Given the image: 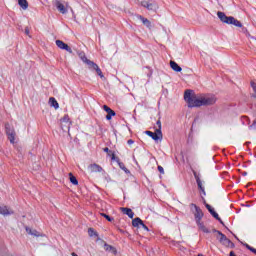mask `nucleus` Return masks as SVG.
Instances as JSON below:
<instances>
[{
    "instance_id": "obj_1",
    "label": "nucleus",
    "mask_w": 256,
    "mask_h": 256,
    "mask_svg": "<svg viewBox=\"0 0 256 256\" xmlns=\"http://www.w3.org/2000/svg\"><path fill=\"white\" fill-rule=\"evenodd\" d=\"M184 101H186L189 108L193 107H209L217 103V97L213 95L197 96L193 90H186L184 93Z\"/></svg>"
},
{
    "instance_id": "obj_2",
    "label": "nucleus",
    "mask_w": 256,
    "mask_h": 256,
    "mask_svg": "<svg viewBox=\"0 0 256 256\" xmlns=\"http://www.w3.org/2000/svg\"><path fill=\"white\" fill-rule=\"evenodd\" d=\"M218 18L222 23H226V25H234V27H243L241 21L237 20L233 16H227L224 12H217Z\"/></svg>"
},
{
    "instance_id": "obj_3",
    "label": "nucleus",
    "mask_w": 256,
    "mask_h": 256,
    "mask_svg": "<svg viewBox=\"0 0 256 256\" xmlns=\"http://www.w3.org/2000/svg\"><path fill=\"white\" fill-rule=\"evenodd\" d=\"M5 131L10 143L15 145V136L17 134L15 133V129L11 128V124H9V122L5 123Z\"/></svg>"
},
{
    "instance_id": "obj_4",
    "label": "nucleus",
    "mask_w": 256,
    "mask_h": 256,
    "mask_svg": "<svg viewBox=\"0 0 256 256\" xmlns=\"http://www.w3.org/2000/svg\"><path fill=\"white\" fill-rule=\"evenodd\" d=\"M88 69H90L91 71H95L96 75H98L100 79H105V75H103V71L101 70L99 65H97V63L92 61V63L88 65Z\"/></svg>"
},
{
    "instance_id": "obj_5",
    "label": "nucleus",
    "mask_w": 256,
    "mask_h": 256,
    "mask_svg": "<svg viewBox=\"0 0 256 256\" xmlns=\"http://www.w3.org/2000/svg\"><path fill=\"white\" fill-rule=\"evenodd\" d=\"M55 6L57 7L58 11L65 15V13H67V8L69 7V4L66 3V6H64L63 3H61V1L56 0Z\"/></svg>"
},
{
    "instance_id": "obj_6",
    "label": "nucleus",
    "mask_w": 256,
    "mask_h": 256,
    "mask_svg": "<svg viewBox=\"0 0 256 256\" xmlns=\"http://www.w3.org/2000/svg\"><path fill=\"white\" fill-rule=\"evenodd\" d=\"M56 45L59 49H64L65 51H68V53H73L71 47L61 40H56Z\"/></svg>"
},
{
    "instance_id": "obj_7",
    "label": "nucleus",
    "mask_w": 256,
    "mask_h": 256,
    "mask_svg": "<svg viewBox=\"0 0 256 256\" xmlns=\"http://www.w3.org/2000/svg\"><path fill=\"white\" fill-rule=\"evenodd\" d=\"M138 1L140 5L145 9H148V11H153V3H151V0H138Z\"/></svg>"
},
{
    "instance_id": "obj_8",
    "label": "nucleus",
    "mask_w": 256,
    "mask_h": 256,
    "mask_svg": "<svg viewBox=\"0 0 256 256\" xmlns=\"http://www.w3.org/2000/svg\"><path fill=\"white\" fill-rule=\"evenodd\" d=\"M103 109L107 113V115H106L107 121H111V118L115 117V112L111 108H109V106H107V105H104Z\"/></svg>"
},
{
    "instance_id": "obj_9",
    "label": "nucleus",
    "mask_w": 256,
    "mask_h": 256,
    "mask_svg": "<svg viewBox=\"0 0 256 256\" xmlns=\"http://www.w3.org/2000/svg\"><path fill=\"white\" fill-rule=\"evenodd\" d=\"M61 127H65V129H71V119L67 115L64 116L61 120Z\"/></svg>"
},
{
    "instance_id": "obj_10",
    "label": "nucleus",
    "mask_w": 256,
    "mask_h": 256,
    "mask_svg": "<svg viewBox=\"0 0 256 256\" xmlns=\"http://www.w3.org/2000/svg\"><path fill=\"white\" fill-rule=\"evenodd\" d=\"M195 207V218H196V223H199L201 221V219L203 218V211L201 210V208L197 207V205H194Z\"/></svg>"
},
{
    "instance_id": "obj_11",
    "label": "nucleus",
    "mask_w": 256,
    "mask_h": 256,
    "mask_svg": "<svg viewBox=\"0 0 256 256\" xmlns=\"http://www.w3.org/2000/svg\"><path fill=\"white\" fill-rule=\"evenodd\" d=\"M170 67L171 69H173V71H176L177 73H181V71H183L181 66H179V64H177V62L173 60L170 61Z\"/></svg>"
},
{
    "instance_id": "obj_12",
    "label": "nucleus",
    "mask_w": 256,
    "mask_h": 256,
    "mask_svg": "<svg viewBox=\"0 0 256 256\" xmlns=\"http://www.w3.org/2000/svg\"><path fill=\"white\" fill-rule=\"evenodd\" d=\"M120 211H122L124 213V215H128V217H130V219H133L135 213H133V210H131V208H125V207H121Z\"/></svg>"
},
{
    "instance_id": "obj_13",
    "label": "nucleus",
    "mask_w": 256,
    "mask_h": 256,
    "mask_svg": "<svg viewBox=\"0 0 256 256\" xmlns=\"http://www.w3.org/2000/svg\"><path fill=\"white\" fill-rule=\"evenodd\" d=\"M90 170L92 171V173H101V171H103V167L94 163L90 165Z\"/></svg>"
},
{
    "instance_id": "obj_14",
    "label": "nucleus",
    "mask_w": 256,
    "mask_h": 256,
    "mask_svg": "<svg viewBox=\"0 0 256 256\" xmlns=\"http://www.w3.org/2000/svg\"><path fill=\"white\" fill-rule=\"evenodd\" d=\"M0 215H13V211H10L7 206L0 207Z\"/></svg>"
},
{
    "instance_id": "obj_15",
    "label": "nucleus",
    "mask_w": 256,
    "mask_h": 256,
    "mask_svg": "<svg viewBox=\"0 0 256 256\" xmlns=\"http://www.w3.org/2000/svg\"><path fill=\"white\" fill-rule=\"evenodd\" d=\"M26 231L29 233V235H33L34 237H44V235L39 233L37 230H31L30 228L26 227Z\"/></svg>"
},
{
    "instance_id": "obj_16",
    "label": "nucleus",
    "mask_w": 256,
    "mask_h": 256,
    "mask_svg": "<svg viewBox=\"0 0 256 256\" xmlns=\"http://www.w3.org/2000/svg\"><path fill=\"white\" fill-rule=\"evenodd\" d=\"M104 249L105 251H111L113 253V255H117V248L113 247L107 243L104 244Z\"/></svg>"
},
{
    "instance_id": "obj_17",
    "label": "nucleus",
    "mask_w": 256,
    "mask_h": 256,
    "mask_svg": "<svg viewBox=\"0 0 256 256\" xmlns=\"http://www.w3.org/2000/svg\"><path fill=\"white\" fill-rule=\"evenodd\" d=\"M49 104L51 107H54V109H59V103L54 97L49 98Z\"/></svg>"
},
{
    "instance_id": "obj_18",
    "label": "nucleus",
    "mask_w": 256,
    "mask_h": 256,
    "mask_svg": "<svg viewBox=\"0 0 256 256\" xmlns=\"http://www.w3.org/2000/svg\"><path fill=\"white\" fill-rule=\"evenodd\" d=\"M79 56L86 65L90 66L91 63H93V61L89 60L87 56H85V53H80Z\"/></svg>"
},
{
    "instance_id": "obj_19",
    "label": "nucleus",
    "mask_w": 256,
    "mask_h": 256,
    "mask_svg": "<svg viewBox=\"0 0 256 256\" xmlns=\"http://www.w3.org/2000/svg\"><path fill=\"white\" fill-rule=\"evenodd\" d=\"M68 175H69L70 183L72 185H79V181L77 180V177L73 175V173L70 172Z\"/></svg>"
},
{
    "instance_id": "obj_20",
    "label": "nucleus",
    "mask_w": 256,
    "mask_h": 256,
    "mask_svg": "<svg viewBox=\"0 0 256 256\" xmlns=\"http://www.w3.org/2000/svg\"><path fill=\"white\" fill-rule=\"evenodd\" d=\"M222 245H225V247H230V249H233L235 247V244L231 242L228 238H226L223 242Z\"/></svg>"
},
{
    "instance_id": "obj_21",
    "label": "nucleus",
    "mask_w": 256,
    "mask_h": 256,
    "mask_svg": "<svg viewBox=\"0 0 256 256\" xmlns=\"http://www.w3.org/2000/svg\"><path fill=\"white\" fill-rule=\"evenodd\" d=\"M18 5L25 10L29 7V2L27 0H18Z\"/></svg>"
},
{
    "instance_id": "obj_22",
    "label": "nucleus",
    "mask_w": 256,
    "mask_h": 256,
    "mask_svg": "<svg viewBox=\"0 0 256 256\" xmlns=\"http://www.w3.org/2000/svg\"><path fill=\"white\" fill-rule=\"evenodd\" d=\"M133 227H139V225H143V220L141 218H135L132 220Z\"/></svg>"
},
{
    "instance_id": "obj_23",
    "label": "nucleus",
    "mask_w": 256,
    "mask_h": 256,
    "mask_svg": "<svg viewBox=\"0 0 256 256\" xmlns=\"http://www.w3.org/2000/svg\"><path fill=\"white\" fill-rule=\"evenodd\" d=\"M138 18L142 21L144 25H147L148 27H151V21L149 19L143 17V16H138Z\"/></svg>"
},
{
    "instance_id": "obj_24",
    "label": "nucleus",
    "mask_w": 256,
    "mask_h": 256,
    "mask_svg": "<svg viewBox=\"0 0 256 256\" xmlns=\"http://www.w3.org/2000/svg\"><path fill=\"white\" fill-rule=\"evenodd\" d=\"M88 235L90 236V237H93V235H95V237H98L97 238V240L99 241V234H97V232L95 231V230H93V228H89L88 229Z\"/></svg>"
},
{
    "instance_id": "obj_25",
    "label": "nucleus",
    "mask_w": 256,
    "mask_h": 256,
    "mask_svg": "<svg viewBox=\"0 0 256 256\" xmlns=\"http://www.w3.org/2000/svg\"><path fill=\"white\" fill-rule=\"evenodd\" d=\"M217 235H218V239H219L220 243H223L227 239V236H225V234L221 233V231H218Z\"/></svg>"
},
{
    "instance_id": "obj_26",
    "label": "nucleus",
    "mask_w": 256,
    "mask_h": 256,
    "mask_svg": "<svg viewBox=\"0 0 256 256\" xmlns=\"http://www.w3.org/2000/svg\"><path fill=\"white\" fill-rule=\"evenodd\" d=\"M146 135H149V137H152V139H154V141H159V136H157L155 134V132H151V131H146Z\"/></svg>"
},
{
    "instance_id": "obj_27",
    "label": "nucleus",
    "mask_w": 256,
    "mask_h": 256,
    "mask_svg": "<svg viewBox=\"0 0 256 256\" xmlns=\"http://www.w3.org/2000/svg\"><path fill=\"white\" fill-rule=\"evenodd\" d=\"M204 205L206 207V209H208L209 213H211V215H214L216 212L213 209V207H211V205L207 204V202L204 200Z\"/></svg>"
},
{
    "instance_id": "obj_28",
    "label": "nucleus",
    "mask_w": 256,
    "mask_h": 256,
    "mask_svg": "<svg viewBox=\"0 0 256 256\" xmlns=\"http://www.w3.org/2000/svg\"><path fill=\"white\" fill-rule=\"evenodd\" d=\"M198 223L199 229H201V231H203V233H209V230H207V228L205 227V225L201 222V220Z\"/></svg>"
},
{
    "instance_id": "obj_29",
    "label": "nucleus",
    "mask_w": 256,
    "mask_h": 256,
    "mask_svg": "<svg viewBox=\"0 0 256 256\" xmlns=\"http://www.w3.org/2000/svg\"><path fill=\"white\" fill-rule=\"evenodd\" d=\"M155 134L157 135L158 139H163V133L161 132V128L156 129Z\"/></svg>"
},
{
    "instance_id": "obj_30",
    "label": "nucleus",
    "mask_w": 256,
    "mask_h": 256,
    "mask_svg": "<svg viewBox=\"0 0 256 256\" xmlns=\"http://www.w3.org/2000/svg\"><path fill=\"white\" fill-rule=\"evenodd\" d=\"M101 217H105V219L107 221H109L110 223L113 221V218H111L109 215L105 214V213H100Z\"/></svg>"
},
{
    "instance_id": "obj_31",
    "label": "nucleus",
    "mask_w": 256,
    "mask_h": 256,
    "mask_svg": "<svg viewBox=\"0 0 256 256\" xmlns=\"http://www.w3.org/2000/svg\"><path fill=\"white\" fill-rule=\"evenodd\" d=\"M212 217H214V219H217V221H220V223L223 225V220H221V218L219 217V214H217V212L212 214Z\"/></svg>"
},
{
    "instance_id": "obj_32",
    "label": "nucleus",
    "mask_w": 256,
    "mask_h": 256,
    "mask_svg": "<svg viewBox=\"0 0 256 256\" xmlns=\"http://www.w3.org/2000/svg\"><path fill=\"white\" fill-rule=\"evenodd\" d=\"M119 167H121L125 173H130L129 169H127L123 163H119Z\"/></svg>"
},
{
    "instance_id": "obj_33",
    "label": "nucleus",
    "mask_w": 256,
    "mask_h": 256,
    "mask_svg": "<svg viewBox=\"0 0 256 256\" xmlns=\"http://www.w3.org/2000/svg\"><path fill=\"white\" fill-rule=\"evenodd\" d=\"M251 87L253 88V91L256 93V83L251 82Z\"/></svg>"
},
{
    "instance_id": "obj_34",
    "label": "nucleus",
    "mask_w": 256,
    "mask_h": 256,
    "mask_svg": "<svg viewBox=\"0 0 256 256\" xmlns=\"http://www.w3.org/2000/svg\"><path fill=\"white\" fill-rule=\"evenodd\" d=\"M197 184H198L199 189H201L202 191H204V190H203V187H202V185H201V180H197Z\"/></svg>"
},
{
    "instance_id": "obj_35",
    "label": "nucleus",
    "mask_w": 256,
    "mask_h": 256,
    "mask_svg": "<svg viewBox=\"0 0 256 256\" xmlns=\"http://www.w3.org/2000/svg\"><path fill=\"white\" fill-rule=\"evenodd\" d=\"M158 171H159V173H165V170H163L162 166H158Z\"/></svg>"
},
{
    "instance_id": "obj_36",
    "label": "nucleus",
    "mask_w": 256,
    "mask_h": 256,
    "mask_svg": "<svg viewBox=\"0 0 256 256\" xmlns=\"http://www.w3.org/2000/svg\"><path fill=\"white\" fill-rule=\"evenodd\" d=\"M25 34L28 35V37H30V39H31V36L29 35V27L25 28Z\"/></svg>"
},
{
    "instance_id": "obj_37",
    "label": "nucleus",
    "mask_w": 256,
    "mask_h": 256,
    "mask_svg": "<svg viewBox=\"0 0 256 256\" xmlns=\"http://www.w3.org/2000/svg\"><path fill=\"white\" fill-rule=\"evenodd\" d=\"M105 153H108V155H111V150H109L107 147L104 148Z\"/></svg>"
},
{
    "instance_id": "obj_38",
    "label": "nucleus",
    "mask_w": 256,
    "mask_h": 256,
    "mask_svg": "<svg viewBox=\"0 0 256 256\" xmlns=\"http://www.w3.org/2000/svg\"><path fill=\"white\" fill-rule=\"evenodd\" d=\"M156 125H158V129H161V120H158Z\"/></svg>"
},
{
    "instance_id": "obj_39",
    "label": "nucleus",
    "mask_w": 256,
    "mask_h": 256,
    "mask_svg": "<svg viewBox=\"0 0 256 256\" xmlns=\"http://www.w3.org/2000/svg\"><path fill=\"white\" fill-rule=\"evenodd\" d=\"M142 227H143V229H145L146 231H149V227H147V225H145L144 223H143V225H141Z\"/></svg>"
},
{
    "instance_id": "obj_40",
    "label": "nucleus",
    "mask_w": 256,
    "mask_h": 256,
    "mask_svg": "<svg viewBox=\"0 0 256 256\" xmlns=\"http://www.w3.org/2000/svg\"><path fill=\"white\" fill-rule=\"evenodd\" d=\"M112 161H115V153L110 154Z\"/></svg>"
},
{
    "instance_id": "obj_41",
    "label": "nucleus",
    "mask_w": 256,
    "mask_h": 256,
    "mask_svg": "<svg viewBox=\"0 0 256 256\" xmlns=\"http://www.w3.org/2000/svg\"><path fill=\"white\" fill-rule=\"evenodd\" d=\"M246 246V248H248L249 251H251V249H253V247L249 246V244H244Z\"/></svg>"
},
{
    "instance_id": "obj_42",
    "label": "nucleus",
    "mask_w": 256,
    "mask_h": 256,
    "mask_svg": "<svg viewBox=\"0 0 256 256\" xmlns=\"http://www.w3.org/2000/svg\"><path fill=\"white\" fill-rule=\"evenodd\" d=\"M134 141L133 140H128V145H133Z\"/></svg>"
},
{
    "instance_id": "obj_43",
    "label": "nucleus",
    "mask_w": 256,
    "mask_h": 256,
    "mask_svg": "<svg viewBox=\"0 0 256 256\" xmlns=\"http://www.w3.org/2000/svg\"><path fill=\"white\" fill-rule=\"evenodd\" d=\"M229 256H237V255H235V252L231 251Z\"/></svg>"
},
{
    "instance_id": "obj_44",
    "label": "nucleus",
    "mask_w": 256,
    "mask_h": 256,
    "mask_svg": "<svg viewBox=\"0 0 256 256\" xmlns=\"http://www.w3.org/2000/svg\"><path fill=\"white\" fill-rule=\"evenodd\" d=\"M253 125H256V121L255 120L253 121V124L251 125V127H253Z\"/></svg>"
},
{
    "instance_id": "obj_45",
    "label": "nucleus",
    "mask_w": 256,
    "mask_h": 256,
    "mask_svg": "<svg viewBox=\"0 0 256 256\" xmlns=\"http://www.w3.org/2000/svg\"><path fill=\"white\" fill-rule=\"evenodd\" d=\"M65 125H67L66 123H64V126L62 127V129H67V128H65Z\"/></svg>"
},
{
    "instance_id": "obj_46",
    "label": "nucleus",
    "mask_w": 256,
    "mask_h": 256,
    "mask_svg": "<svg viewBox=\"0 0 256 256\" xmlns=\"http://www.w3.org/2000/svg\"><path fill=\"white\" fill-rule=\"evenodd\" d=\"M72 256H78L77 254H75V252L72 253Z\"/></svg>"
},
{
    "instance_id": "obj_47",
    "label": "nucleus",
    "mask_w": 256,
    "mask_h": 256,
    "mask_svg": "<svg viewBox=\"0 0 256 256\" xmlns=\"http://www.w3.org/2000/svg\"><path fill=\"white\" fill-rule=\"evenodd\" d=\"M217 232H218V230H215V229L213 230V233H217Z\"/></svg>"
},
{
    "instance_id": "obj_48",
    "label": "nucleus",
    "mask_w": 256,
    "mask_h": 256,
    "mask_svg": "<svg viewBox=\"0 0 256 256\" xmlns=\"http://www.w3.org/2000/svg\"><path fill=\"white\" fill-rule=\"evenodd\" d=\"M181 251L185 250V247L180 248Z\"/></svg>"
}]
</instances>
